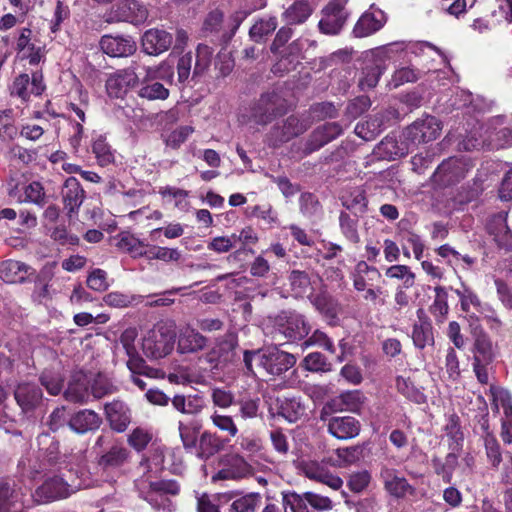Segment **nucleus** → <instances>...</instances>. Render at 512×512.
Returning a JSON list of instances; mask_svg holds the SVG:
<instances>
[{
	"instance_id": "14",
	"label": "nucleus",
	"mask_w": 512,
	"mask_h": 512,
	"mask_svg": "<svg viewBox=\"0 0 512 512\" xmlns=\"http://www.w3.org/2000/svg\"><path fill=\"white\" fill-rule=\"evenodd\" d=\"M493 404L497 410H503L501 437L504 443L512 445V397L502 388L490 386Z\"/></svg>"
},
{
	"instance_id": "49",
	"label": "nucleus",
	"mask_w": 512,
	"mask_h": 512,
	"mask_svg": "<svg viewBox=\"0 0 512 512\" xmlns=\"http://www.w3.org/2000/svg\"><path fill=\"white\" fill-rule=\"evenodd\" d=\"M172 406L182 414L197 415L202 412L204 406L200 400L184 395H175L172 399Z\"/></svg>"
},
{
	"instance_id": "51",
	"label": "nucleus",
	"mask_w": 512,
	"mask_h": 512,
	"mask_svg": "<svg viewBox=\"0 0 512 512\" xmlns=\"http://www.w3.org/2000/svg\"><path fill=\"white\" fill-rule=\"evenodd\" d=\"M282 505L285 512H309L308 501L306 500V492L302 495L296 492H283Z\"/></svg>"
},
{
	"instance_id": "42",
	"label": "nucleus",
	"mask_w": 512,
	"mask_h": 512,
	"mask_svg": "<svg viewBox=\"0 0 512 512\" xmlns=\"http://www.w3.org/2000/svg\"><path fill=\"white\" fill-rule=\"evenodd\" d=\"M316 309L327 319L329 325H336L338 320L339 305L332 297L320 294L313 301Z\"/></svg>"
},
{
	"instance_id": "36",
	"label": "nucleus",
	"mask_w": 512,
	"mask_h": 512,
	"mask_svg": "<svg viewBox=\"0 0 512 512\" xmlns=\"http://www.w3.org/2000/svg\"><path fill=\"white\" fill-rule=\"evenodd\" d=\"M380 278L381 273L376 267L368 265L365 261H360L352 273L353 287L357 291H364L369 283L378 281Z\"/></svg>"
},
{
	"instance_id": "33",
	"label": "nucleus",
	"mask_w": 512,
	"mask_h": 512,
	"mask_svg": "<svg viewBox=\"0 0 512 512\" xmlns=\"http://www.w3.org/2000/svg\"><path fill=\"white\" fill-rule=\"evenodd\" d=\"M34 270L23 262L7 260L0 263V279L7 283H20Z\"/></svg>"
},
{
	"instance_id": "19",
	"label": "nucleus",
	"mask_w": 512,
	"mask_h": 512,
	"mask_svg": "<svg viewBox=\"0 0 512 512\" xmlns=\"http://www.w3.org/2000/svg\"><path fill=\"white\" fill-rule=\"evenodd\" d=\"M61 196L67 216L72 218L74 215H77L85 199V191L75 177H69L65 180Z\"/></svg>"
},
{
	"instance_id": "7",
	"label": "nucleus",
	"mask_w": 512,
	"mask_h": 512,
	"mask_svg": "<svg viewBox=\"0 0 512 512\" xmlns=\"http://www.w3.org/2000/svg\"><path fill=\"white\" fill-rule=\"evenodd\" d=\"M348 0H331L322 10L318 27L327 35L338 34L345 25L348 12L345 8Z\"/></svg>"
},
{
	"instance_id": "61",
	"label": "nucleus",
	"mask_w": 512,
	"mask_h": 512,
	"mask_svg": "<svg viewBox=\"0 0 512 512\" xmlns=\"http://www.w3.org/2000/svg\"><path fill=\"white\" fill-rule=\"evenodd\" d=\"M148 259L161 260L164 262H176L181 258V253L177 248H168L160 246H151L146 250Z\"/></svg>"
},
{
	"instance_id": "43",
	"label": "nucleus",
	"mask_w": 512,
	"mask_h": 512,
	"mask_svg": "<svg viewBox=\"0 0 512 512\" xmlns=\"http://www.w3.org/2000/svg\"><path fill=\"white\" fill-rule=\"evenodd\" d=\"M434 472L441 477L443 482L451 483L453 472L458 465V457L455 453H449L444 460L434 457L431 460Z\"/></svg>"
},
{
	"instance_id": "25",
	"label": "nucleus",
	"mask_w": 512,
	"mask_h": 512,
	"mask_svg": "<svg viewBox=\"0 0 512 512\" xmlns=\"http://www.w3.org/2000/svg\"><path fill=\"white\" fill-rule=\"evenodd\" d=\"M386 70L385 61L379 57L366 58L363 62L358 79L361 90H369L376 87L380 76Z\"/></svg>"
},
{
	"instance_id": "10",
	"label": "nucleus",
	"mask_w": 512,
	"mask_h": 512,
	"mask_svg": "<svg viewBox=\"0 0 512 512\" xmlns=\"http://www.w3.org/2000/svg\"><path fill=\"white\" fill-rule=\"evenodd\" d=\"M130 457V451L122 443L115 442L100 455L97 465L103 473L117 475L129 462Z\"/></svg>"
},
{
	"instance_id": "58",
	"label": "nucleus",
	"mask_w": 512,
	"mask_h": 512,
	"mask_svg": "<svg viewBox=\"0 0 512 512\" xmlns=\"http://www.w3.org/2000/svg\"><path fill=\"white\" fill-rule=\"evenodd\" d=\"M210 420L218 430L226 433L229 437L234 438L238 434V428L232 416L214 411L210 415Z\"/></svg>"
},
{
	"instance_id": "44",
	"label": "nucleus",
	"mask_w": 512,
	"mask_h": 512,
	"mask_svg": "<svg viewBox=\"0 0 512 512\" xmlns=\"http://www.w3.org/2000/svg\"><path fill=\"white\" fill-rule=\"evenodd\" d=\"M116 246L133 257H140L146 254V245L133 234L122 232L118 235Z\"/></svg>"
},
{
	"instance_id": "35",
	"label": "nucleus",
	"mask_w": 512,
	"mask_h": 512,
	"mask_svg": "<svg viewBox=\"0 0 512 512\" xmlns=\"http://www.w3.org/2000/svg\"><path fill=\"white\" fill-rule=\"evenodd\" d=\"M39 380L50 395L56 396L60 394L65 380L60 364L57 363L56 365L45 368L41 372Z\"/></svg>"
},
{
	"instance_id": "26",
	"label": "nucleus",
	"mask_w": 512,
	"mask_h": 512,
	"mask_svg": "<svg viewBox=\"0 0 512 512\" xmlns=\"http://www.w3.org/2000/svg\"><path fill=\"white\" fill-rule=\"evenodd\" d=\"M172 42V35L160 29L147 30L142 37L143 50L149 55H158L167 51Z\"/></svg>"
},
{
	"instance_id": "37",
	"label": "nucleus",
	"mask_w": 512,
	"mask_h": 512,
	"mask_svg": "<svg viewBox=\"0 0 512 512\" xmlns=\"http://www.w3.org/2000/svg\"><path fill=\"white\" fill-rule=\"evenodd\" d=\"M410 144L402 138L399 142L393 136L385 137L377 146V154L383 158L396 159L408 154Z\"/></svg>"
},
{
	"instance_id": "18",
	"label": "nucleus",
	"mask_w": 512,
	"mask_h": 512,
	"mask_svg": "<svg viewBox=\"0 0 512 512\" xmlns=\"http://www.w3.org/2000/svg\"><path fill=\"white\" fill-rule=\"evenodd\" d=\"M386 23L385 13L374 5L363 13L353 28L355 37L363 38L379 31Z\"/></svg>"
},
{
	"instance_id": "53",
	"label": "nucleus",
	"mask_w": 512,
	"mask_h": 512,
	"mask_svg": "<svg viewBox=\"0 0 512 512\" xmlns=\"http://www.w3.org/2000/svg\"><path fill=\"white\" fill-rule=\"evenodd\" d=\"M339 226L343 236L351 243L357 244L360 241L358 233V221L348 213L341 212L339 215Z\"/></svg>"
},
{
	"instance_id": "2",
	"label": "nucleus",
	"mask_w": 512,
	"mask_h": 512,
	"mask_svg": "<svg viewBox=\"0 0 512 512\" xmlns=\"http://www.w3.org/2000/svg\"><path fill=\"white\" fill-rule=\"evenodd\" d=\"M143 70L145 75L139 77L138 82L140 85L139 97L149 101L166 100L170 94L167 85L173 83V68L166 63H162L156 67L144 66Z\"/></svg>"
},
{
	"instance_id": "50",
	"label": "nucleus",
	"mask_w": 512,
	"mask_h": 512,
	"mask_svg": "<svg viewBox=\"0 0 512 512\" xmlns=\"http://www.w3.org/2000/svg\"><path fill=\"white\" fill-rule=\"evenodd\" d=\"M342 204L354 213H363L367 207L365 192L360 187L352 189L348 195L342 197Z\"/></svg>"
},
{
	"instance_id": "20",
	"label": "nucleus",
	"mask_w": 512,
	"mask_h": 512,
	"mask_svg": "<svg viewBox=\"0 0 512 512\" xmlns=\"http://www.w3.org/2000/svg\"><path fill=\"white\" fill-rule=\"evenodd\" d=\"M343 132L342 126L337 122H328L313 130L306 142L304 152L310 154L327 143L331 142Z\"/></svg>"
},
{
	"instance_id": "5",
	"label": "nucleus",
	"mask_w": 512,
	"mask_h": 512,
	"mask_svg": "<svg viewBox=\"0 0 512 512\" xmlns=\"http://www.w3.org/2000/svg\"><path fill=\"white\" fill-rule=\"evenodd\" d=\"M176 334L166 325H158L143 338V353L152 359H160L170 354L174 348Z\"/></svg>"
},
{
	"instance_id": "39",
	"label": "nucleus",
	"mask_w": 512,
	"mask_h": 512,
	"mask_svg": "<svg viewBox=\"0 0 512 512\" xmlns=\"http://www.w3.org/2000/svg\"><path fill=\"white\" fill-rule=\"evenodd\" d=\"M277 26L278 21L275 16L258 18L251 26L249 36L254 42H264L276 30Z\"/></svg>"
},
{
	"instance_id": "12",
	"label": "nucleus",
	"mask_w": 512,
	"mask_h": 512,
	"mask_svg": "<svg viewBox=\"0 0 512 512\" xmlns=\"http://www.w3.org/2000/svg\"><path fill=\"white\" fill-rule=\"evenodd\" d=\"M18 32L15 44L17 56L22 60H27L30 65H38L45 57V46L36 44L30 28L24 27Z\"/></svg>"
},
{
	"instance_id": "22",
	"label": "nucleus",
	"mask_w": 512,
	"mask_h": 512,
	"mask_svg": "<svg viewBox=\"0 0 512 512\" xmlns=\"http://www.w3.org/2000/svg\"><path fill=\"white\" fill-rule=\"evenodd\" d=\"M208 344V338L198 330L186 327L180 330L177 339V352L181 355H194L203 351Z\"/></svg>"
},
{
	"instance_id": "47",
	"label": "nucleus",
	"mask_w": 512,
	"mask_h": 512,
	"mask_svg": "<svg viewBox=\"0 0 512 512\" xmlns=\"http://www.w3.org/2000/svg\"><path fill=\"white\" fill-rule=\"evenodd\" d=\"M313 11L312 5L307 1H296L284 13L283 16L289 24H301L305 22Z\"/></svg>"
},
{
	"instance_id": "15",
	"label": "nucleus",
	"mask_w": 512,
	"mask_h": 512,
	"mask_svg": "<svg viewBox=\"0 0 512 512\" xmlns=\"http://www.w3.org/2000/svg\"><path fill=\"white\" fill-rule=\"evenodd\" d=\"M252 467L239 455L226 456L221 461V468L212 476V481L241 480L252 475Z\"/></svg>"
},
{
	"instance_id": "38",
	"label": "nucleus",
	"mask_w": 512,
	"mask_h": 512,
	"mask_svg": "<svg viewBox=\"0 0 512 512\" xmlns=\"http://www.w3.org/2000/svg\"><path fill=\"white\" fill-rule=\"evenodd\" d=\"M202 428L201 421L196 418L179 420L178 431L183 447L191 450L196 447L198 434Z\"/></svg>"
},
{
	"instance_id": "30",
	"label": "nucleus",
	"mask_w": 512,
	"mask_h": 512,
	"mask_svg": "<svg viewBox=\"0 0 512 512\" xmlns=\"http://www.w3.org/2000/svg\"><path fill=\"white\" fill-rule=\"evenodd\" d=\"M101 423V417L90 409L80 410L69 419V427L78 434L97 430Z\"/></svg>"
},
{
	"instance_id": "23",
	"label": "nucleus",
	"mask_w": 512,
	"mask_h": 512,
	"mask_svg": "<svg viewBox=\"0 0 512 512\" xmlns=\"http://www.w3.org/2000/svg\"><path fill=\"white\" fill-rule=\"evenodd\" d=\"M101 50L111 57H128L136 49V42L130 36L104 35L100 40Z\"/></svg>"
},
{
	"instance_id": "6",
	"label": "nucleus",
	"mask_w": 512,
	"mask_h": 512,
	"mask_svg": "<svg viewBox=\"0 0 512 512\" xmlns=\"http://www.w3.org/2000/svg\"><path fill=\"white\" fill-rule=\"evenodd\" d=\"M442 130L441 122L434 116L427 115L407 126L401 135L411 145L425 144L436 140Z\"/></svg>"
},
{
	"instance_id": "63",
	"label": "nucleus",
	"mask_w": 512,
	"mask_h": 512,
	"mask_svg": "<svg viewBox=\"0 0 512 512\" xmlns=\"http://www.w3.org/2000/svg\"><path fill=\"white\" fill-rule=\"evenodd\" d=\"M291 290L296 297H302L310 287V279L304 271L293 270L289 275Z\"/></svg>"
},
{
	"instance_id": "1",
	"label": "nucleus",
	"mask_w": 512,
	"mask_h": 512,
	"mask_svg": "<svg viewBox=\"0 0 512 512\" xmlns=\"http://www.w3.org/2000/svg\"><path fill=\"white\" fill-rule=\"evenodd\" d=\"M243 361L249 372H254L253 363L255 362L270 375H281L295 365L296 358L293 354L271 346L258 351H244Z\"/></svg>"
},
{
	"instance_id": "21",
	"label": "nucleus",
	"mask_w": 512,
	"mask_h": 512,
	"mask_svg": "<svg viewBox=\"0 0 512 512\" xmlns=\"http://www.w3.org/2000/svg\"><path fill=\"white\" fill-rule=\"evenodd\" d=\"M380 478L384 484L385 490L396 498H403L406 495H413L415 489L411 486L406 478L400 476L399 472L390 467H382Z\"/></svg>"
},
{
	"instance_id": "55",
	"label": "nucleus",
	"mask_w": 512,
	"mask_h": 512,
	"mask_svg": "<svg viewBox=\"0 0 512 512\" xmlns=\"http://www.w3.org/2000/svg\"><path fill=\"white\" fill-rule=\"evenodd\" d=\"M18 129L15 126V120L12 111L5 110L0 112V140L10 142L15 139Z\"/></svg>"
},
{
	"instance_id": "17",
	"label": "nucleus",
	"mask_w": 512,
	"mask_h": 512,
	"mask_svg": "<svg viewBox=\"0 0 512 512\" xmlns=\"http://www.w3.org/2000/svg\"><path fill=\"white\" fill-rule=\"evenodd\" d=\"M307 129L306 123L295 116H289L282 126H274L267 136L270 146L278 147L282 143L291 140L304 133Z\"/></svg>"
},
{
	"instance_id": "29",
	"label": "nucleus",
	"mask_w": 512,
	"mask_h": 512,
	"mask_svg": "<svg viewBox=\"0 0 512 512\" xmlns=\"http://www.w3.org/2000/svg\"><path fill=\"white\" fill-rule=\"evenodd\" d=\"M14 397L23 411H30L41 402L43 393L36 384L22 382L15 389Z\"/></svg>"
},
{
	"instance_id": "3",
	"label": "nucleus",
	"mask_w": 512,
	"mask_h": 512,
	"mask_svg": "<svg viewBox=\"0 0 512 512\" xmlns=\"http://www.w3.org/2000/svg\"><path fill=\"white\" fill-rule=\"evenodd\" d=\"M270 322L274 329V338L283 337L287 341L304 339L310 332L311 327L306 318L295 311H282Z\"/></svg>"
},
{
	"instance_id": "28",
	"label": "nucleus",
	"mask_w": 512,
	"mask_h": 512,
	"mask_svg": "<svg viewBox=\"0 0 512 512\" xmlns=\"http://www.w3.org/2000/svg\"><path fill=\"white\" fill-rule=\"evenodd\" d=\"M90 379L82 372L73 375L72 380L69 382L67 389L64 392V397L67 401L74 403H86L89 400L91 389Z\"/></svg>"
},
{
	"instance_id": "16",
	"label": "nucleus",
	"mask_w": 512,
	"mask_h": 512,
	"mask_svg": "<svg viewBox=\"0 0 512 512\" xmlns=\"http://www.w3.org/2000/svg\"><path fill=\"white\" fill-rule=\"evenodd\" d=\"M44 90L43 76L39 72L33 73L31 79L25 73L18 75L10 87L11 95L23 102L28 101L31 94L41 95Z\"/></svg>"
},
{
	"instance_id": "27",
	"label": "nucleus",
	"mask_w": 512,
	"mask_h": 512,
	"mask_svg": "<svg viewBox=\"0 0 512 512\" xmlns=\"http://www.w3.org/2000/svg\"><path fill=\"white\" fill-rule=\"evenodd\" d=\"M105 413L110 427L116 432H124L131 422V411L122 401L107 403Z\"/></svg>"
},
{
	"instance_id": "13",
	"label": "nucleus",
	"mask_w": 512,
	"mask_h": 512,
	"mask_svg": "<svg viewBox=\"0 0 512 512\" xmlns=\"http://www.w3.org/2000/svg\"><path fill=\"white\" fill-rule=\"evenodd\" d=\"M138 66L133 63L131 66L117 70L109 75L106 80V89L112 97H122L139 82V75L136 70Z\"/></svg>"
},
{
	"instance_id": "60",
	"label": "nucleus",
	"mask_w": 512,
	"mask_h": 512,
	"mask_svg": "<svg viewBox=\"0 0 512 512\" xmlns=\"http://www.w3.org/2000/svg\"><path fill=\"white\" fill-rule=\"evenodd\" d=\"M164 458V448L159 446L153 447L150 450L149 455L142 459L140 465L148 472L157 474L163 469Z\"/></svg>"
},
{
	"instance_id": "8",
	"label": "nucleus",
	"mask_w": 512,
	"mask_h": 512,
	"mask_svg": "<svg viewBox=\"0 0 512 512\" xmlns=\"http://www.w3.org/2000/svg\"><path fill=\"white\" fill-rule=\"evenodd\" d=\"M284 112L285 100L273 91L261 95L252 109V117L257 124L264 125Z\"/></svg>"
},
{
	"instance_id": "32",
	"label": "nucleus",
	"mask_w": 512,
	"mask_h": 512,
	"mask_svg": "<svg viewBox=\"0 0 512 512\" xmlns=\"http://www.w3.org/2000/svg\"><path fill=\"white\" fill-rule=\"evenodd\" d=\"M473 336V361L492 363L495 352L489 336L478 326L473 328Z\"/></svg>"
},
{
	"instance_id": "62",
	"label": "nucleus",
	"mask_w": 512,
	"mask_h": 512,
	"mask_svg": "<svg viewBox=\"0 0 512 512\" xmlns=\"http://www.w3.org/2000/svg\"><path fill=\"white\" fill-rule=\"evenodd\" d=\"M396 387L398 392L415 403L420 404L425 400L424 394L412 382L402 376L396 378Z\"/></svg>"
},
{
	"instance_id": "31",
	"label": "nucleus",
	"mask_w": 512,
	"mask_h": 512,
	"mask_svg": "<svg viewBox=\"0 0 512 512\" xmlns=\"http://www.w3.org/2000/svg\"><path fill=\"white\" fill-rule=\"evenodd\" d=\"M304 474L309 479L321 482L334 490H338L343 485V480L330 473L323 465L318 462H308L303 467Z\"/></svg>"
},
{
	"instance_id": "11",
	"label": "nucleus",
	"mask_w": 512,
	"mask_h": 512,
	"mask_svg": "<svg viewBox=\"0 0 512 512\" xmlns=\"http://www.w3.org/2000/svg\"><path fill=\"white\" fill-rule=\"evenodd\" d=\"M468 171L465 161L451 157L444 160L432 176V181L439 186H450L463 179Z\"/></svg>"
},
{
	"instance_id": "52",
	"label": "nucleus",
	"mask_w": 512,
	"mask_h": 512,
	"mask_svg": "<svg viewBox=\"0 0 512 512\" xmlns=\"http://www.w3.org/2000/svg\"><path fill=\"white\" fill-rule=\"evenodd\" d=\"M362 403V394L358 390L342 393L337 400L333 401V405H337L340 410L349 412H358Z\"/></svg>"
},
{
	"instance_id": "34",
	"label": "nucleus",
	"mask_w": 512,
	"mask_h": 512,
	"mask_svg": "<svg viewBox=\"0 0 512 512\" xmlns=\"http://www.w3.org/2000/svg\"><path fill=\"white\" fill-rule=\"evenodd\" d=\"M487 228L499 247L512 248V232L507 226L506 214L499 213L494 215Z\"/></svg>"
},
{
	"instance_id": "57",
	"label": "nucleus",
	"mask_w": 512,
	"mask_h": 512,
	"mask_svg": "<svg viewBox=\"0 0 512 512\" xmlns=\"http://www.w3.org/2000/svg\"><path fill=\"white\" fill-rule=\"evenodd\" d=\"M92 152L99 165L107 166L114 161V154L105 138L99 136L92 144Z\"/></svg>"
},
{
	"instance_id": "48",
	"label": "nucleus",
	"mask_w": 512,
	"mask_h": 512,
	"mask_svg": "<svg viewBox=\"0 0 512 512\" xmlns=\"http://www.w3.org/2000/svg\"><path fill=\"white\" fill-rule=\"evenodd\" d=\"M222 447V441L216 434L204 431L199 438L198 456L207 459L218 453Z\"/></svg>"
},
{
	"instance_id": "24",
	"label": "nucleus",
	"mask_w": 512,
	"mask_h": 512,
	"mask_svg": "<svg viewBox=\"0 0 512 512\" xmlns=\"http://www.w3.org/2000/svg\"><path fill=\"white\" fill-rule=\"evenodd\" d=\"M327 421L328 432L337 439L347 440L359 435L360 422L352 416H334Z\"/></svg>"
},
{
	"instance_id": "45",
	"label": "nucleus",
	"mask_w": 512,
	"mask_h": 512,
	"mask_svg": "<svg viewBox=\"0 0 512 512\" xmlns=\"http://www.w3.org/2000/svg\"><path fill=\"white\" fill-rule=\"evenodd\" d=\"M412 340L414 345L423 349L427 345H431L434 342L432 326L429 321L422 320L419 317V322L415 323L412 330Z\"/></svg>"
},
{
	"instance_id": "56",
	"label": "nucleus",
	"mask_w": 512,
	"mask_h": 512,
	"mask_svg": "<svg viewBox=\"0 0 512 512\" xmlns=\"http://www.w3.org/2000/svg\"><path fill=\"white\" fill-rule=\"evenodd\" d=\"M385 275L390 279L401 280V286L406 288L412 287L415 283V274L406 265H392L386 269Z\"/></svg>"
},
{
	"instance_id": "46",
	"label": "nucleus",
	"mask_w": 512,
	"mask_h": 512,
	"mask_svg": "<svg viewBox=\"0 0 512 512\" xmlns=\"http://www.w3.org/2000/svg\"><path fill=\"white\" fill-rule=\"evenodd\" d=\"M434 292L435 297L430 306V312L435 317L436 321L443 322L449 312L448 292L443 286H436Z\"/></svg>"
},
{
	"instance_id": "59",
	"label": "nucleus",
	"mask_w": 512,
	"mask_h": 512,
	"mask_svg": "<svg viewBox=\"0 0 512 512\" xmlns=\"http://www.w3.org/2000/svg\"><path fill=\"white\" fill-rule=\"evenodd\" d=\"M382 125V120L375 117L366 122L358 123L355 127V133L363 140L370 141L382 131Z\"/></svg>"
},
{
	"instance_id": "64",
	"label": "nucleus",
	"mask_w": 512,
	"mask_h": 512,
	"mask_svg": "<svg viewBox=\"0 0 512 512\" xmlns=\"http://www.w3.org/2000/svg\"><path fill=\"white\" fill-rule=\"evenodd\" d=\"M260 502L259 494H248L236 499L230 508V512H254Z\"/></svg>"
},
{
	"instance_id": "41",
	"label": "nucleus",
	"mask_w": 512,
	"mask_h": 512,
	"mask_svg": "<svg viewBox=\"0 0 512 512\" xmlns=\"http://www.w3.org/2000/svg\"><path fill=\"white\" fill-rule=\"evenodd\" d=\"M21 509L20 494L8 483L0 481V512H20Z\"/></svg>"
},
{
	"instance_id": "40",
	"label": "nucleus",
	"mask_w": 512,
	"mask_h": 512,
	"mask_svg": "<svg viewBox=\"0 0 512 512\" xmlns=\"http://www.w3.org/2000/svg\"><path fill=\"white\" fill-rule=\"evenodd\" d=\"M277 403L278 414L285 418L288 422H296L305 413V407L298 398L292 397L277 399Z\"/></svg>"
},
{
	"instance_id": "4",
	"label": "nucleus",
	"mask_w": 512,
	"mask_h": 512,
	"mask_svg": "<svg viewBox=\"0 0 512 512\" xmlns=\"http://www.w3.org/2000/svg\"><path fill=\"white\" fill-rule=\"evenodd\" d=\"M72 472L63 476L47 478L35 491V497L40 502H51L67 498L81 488V483L72 479Z\"/></svg>"
},
{
	"instance_id": "54",
	"label": "nucleus",
	"mask_w": 512,
	"mask_h": 512,
	"mask_svg": "<svg viewBox=\"0 0 512 512\" xmlns=\"http://www.w3.org/2000/svg\"><path fill=\"white\" fill-rule=\"evenodd\" d=\"M237 346L236 337L232 334L218 338L212 346L217 351L222 363H226L232 359L233 351Z\"/></svg>"
},
{
	"instance_id": "9",
	"label": "nucleus",
	"mask_w": 512,
	"mask_h": 512,
	"mask_svg": "<svg viewBox=\"0 0 512 512\" xmlns=\"http://www.w3.org/2000/svg\"><path fill=\"white\" fill-rule=\"evenodd\" d=\"M147 7L137 0H121L115 4L110 12L109 20L125 21L138 25L148 18Z\"/></svg>"
}]
</instances>
